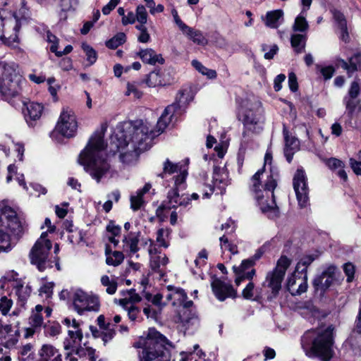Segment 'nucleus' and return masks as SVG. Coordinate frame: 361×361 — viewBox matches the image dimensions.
Instances as JSON below:
<instances>
[{
    "mask_svg": "<svg viewBox=\"0 0 361 361\" xmlns=\"http://www.w3.org/2000/svg\"><path fill=\"white\" fill-rule=\"evenodd\" d=\"M188 94L180 92L176 102L168 106L159 120L156 128L145 121L123 122L117 125L111 137L110 152L114 154L119 153V160L126 164L135 162L140 153L148 149L151 141L164 132L172 118H177L182 115L189 103Z\"/></svg>",
    "mask_w": 361,
    "mask_h": 361,
    "instance_id": "obj_1",
    "label": "nucleus"
},
{
    "mask_svg": "<svg viewBox=\"0 0 361 361\" xmlns=\"http://www.w3.org/2000/svg\"><path fill=\"white\" fill-rule=\"evenodd\" d=\"M106 128L95 132L90 138L85 148L80 152L78 163L84 166L85 170L99 183L109 171L110 166L103 158L106 147L104 137Z\"/></svg>",
    "mask_w": 361,
    "mask_h": 361,
    "instance_id": "obj_2",
    "label": "nucleus"
},
{
    "mask_svg": "<svg viewBox=\"0 0 361 361\" xmlns=\"http://www.w3.org/2000/svg\"><path fill=\"white\" fill-rule=\"evenodd\" d=\"M277 185L276 180L271 173L264 169L258 170L251 178V190L263 213H268L269 218L277 216L274 191Z\"/></svg>",
    "mask_w": 361,
    "mask_h": 361,
    "instance_id": "obj_3",
    "label": "nucleus"
},
{
    "mask_svg": "<svg viewBox=\"0 0 361 361\" xmlns=\"http://www.w3.org/2000/svg\"><path fill=\"white\" fill-rule=\"evenodd\" d=\"M334 330L332 326L326 329H310L305 331L301 338V345L310 357H318L322 361H330L334 352Z\"/></svg>",
    "mask_w": 361,
    "mask_h": 361,
    "instance_id": "obj_4",
    "label": "nucleus"
},
{
    "mask_svg": "<svg viewBox=\"0 0 361 361\" xmlns=\"http://www.w3.org/2000/svg\"><path fill=\"white\" fill-rule=\"evenodd\" d=\"M140 348L139 361H170L171 345L166 338L155 329H149L146 336H141L133 343Z\"/></svg>",
    "mask_w": 361,
    "mask_h": 361,
    "instance_id": "obj_5",
    "label": "nucleus"
},
{
    "mask_svg": "<svg viewBox=\"0 0 361 361\" xmlns=\"http://www.w3.org/2000/svg\"><path fill=\"white\" fill-rule=\"evenodd\" d=\"M240 114L244 125L243 142H247L253 134L259 133L262 129L260 124V103L257 101H245Z\"/></svg>",
    "mask_w": 361,
    "mask_h": 361,
    "instance_id": "obj_6",
    "label": "nucleus"
},
{
    "mask_svg": "<svg viewBox=\"0 0 361 361\" xmlns=\"http://www.w3.org/2000/svg\"><path fill=\"white\" fill-rule=\"evenodd\" d=\"M18 66L13 61H0V92L14 97L18 94L21 76Z\"/></svg>",
    "mask_w": 361,
    "mask_h": 361,
    "instance_id": "obj_7",
    "label": "nucleus"
},
{
    "mask_svg": "<svg viewBox=\"0 0 361 361\" xmlns=\"http://www.w3.org/2000/svg\"><path fill=\"white\" fill-rule=\"evenodd\" d=\"M47 233L43 232L29 254L31 264L35 265L40 271L53 267V263L49 257L52 243L47 238Z\"/></svg>",
    "mask_w": 361,
    "mask_h": 361,
    "instance_id": "obj_8",
    "label": "nucleus"
},
{
    "mask_svg": "<svg viewBox=\"0 0 361 361\" xmlns=\"http://www.w3.org/2000/svg\"><path fill=\"white\" fill-rule=\"evenodd\" d=\"M26 229L25 221L9 206L0 205V231L9 230L14 235L20 237Z\"/></svg>",
    "mask_w": 361,
    "mask_h": 361,
    "instance_id": "obj_9",
    "label": "nucleus"
},
{
    "mask_svg": "<svg viewBox=\"0 0 361 361\" xmlns=\"http://www.w3.org/2000/svg\"><path fill=\"white\" fill-rule=\"evenodd\" d=\"M193 302H188L181 310H175L174 321L185 332L193 334L200 326L197 312L192 308Z\"/></svg>",
    "mask_w": 361,
    "mask_h": 361,
    "instance_id": "obj_10",
    "label": "nucleus"
},
{
    "mask_svg": "<svg viewBox=\"0 0 361 361\" xmlns=\"http://www.w3.org/2000/svg\"><path fill=\"white\" fill-rule=\"evenodd\" d=\"M290 262V259L287 257L281 256L277 261L275 269L267 273L262 286L271 289L274 296H276L281 290V283Z\"/></svg>",
    "mask_w": 361,
    "mask_h": 361,
    "instance_id": "obj_11",
    "label": "nucleus"
},
{
    "mask_svg": "<svg viewBox=\"0 0 361 361\" xmlns=\"http://www.w3.org/2000/svg\"><path fill=\"white\" fill-rule=\"evenodd\" d=\"M186 181H184L183 185L180 186L176 183H173L171 188L167 193L168 202L163 203L157 209V214L159 215L161 212L164 210H170L171 209L177 208L178 207L185 208L190 202V199L188 194L180 193L186 189Z\"/></svg>",
    "mask_w": 361,
    "mask_h": 361,
    "instance_id": "obj_12",
    "label": "nucleus"
},
{
    "mask_svg": "<svg viewBox=\"0 0 361 361\" xmlns=\"http://www.w3.org/2000/svg\"><path fill=\"white\" fill-rule=\"evenodd\" d=\"M72 300L74 309L80 314L85 312H98L99 310L100 304L98 297L81 289L74 290Z\"/></svg>",
    "mask_w": 361,
    "mask_h": 361,
    "instance_id": "obj_13",
    "label": "nucleus"
},
{
    "mask_svg": "<svg viewBox=\"0 0 361 361\" xmlns=\"http://www.w3.org/2000/svg\"><path fill=\"white\" fill-rule=\"evenodd\" d=\"M78 123L74 113L68 109H63L55 128V130L63 137L70 138L75 135Z\"/></svg>",
    "mask_w": 361,
    "mask_h": 361,
    "instance_id": "obj_14",
    "label": "nucleus"
},
{
    "mask_svg": "<svg viewBox=\"0 0 361 361\" xmlns=\"http://www.w3.org/2000/svg\"><path fill=\"white\" fill-rule=\"evenodd\" d=\"M177 173L173 177V183L183 186L184 181H186L188 173V167L181 163H173L169 159H166L163 163L162 172L158 174V176L164 178L166 176Z\"/></svg>",
    "mask_w": 361,
    "mask_h": 361,
    "instance_id": "obj_15",
    "label": "nucleus"
},
{
    "mask_svg": "<svg viewBox=\"0 0 361 361\" xmlns=\"http://www.w3.org/2000/svg\"><path fill=\"white\" fill-rule=\"evenodd\" d=\"M145 244L148 245L150 267L153 271L159 273L160 276H164V267H165L169 262L168 257L165 254L161 253L159 247H157L151 239H146Z\"/></svg>",
    "mask_w": 361,
    "mask_h": 361,
    "instance_id": "obj_16",
    "label": "nucleus"
},
{
    "mask_svg": "<svg viewBox=\"0 0 361 361\" xmlns=\"http://www.w3.org/2000/svg\"><path fill=\"white\" fill-rule=\"evenodd\" d=\"M293 185L300 207H306L309 200V188L303 170H297L293 177Z\"/></svg>",
    "mask_w": 361,
    "mask_h": 361,
    "instance_id": "obj_17",
    "label": "nucleus"
},
{
    "mask_svg": "<svg viewBox=\"0 0 361 361\" xmlns=\"http://www.w3.org/2000/svg\"><path fill=\"white\" fill-rule=\"evenodd\" d=\"M213 186L207 185L206 188L202 190L203 198H209L214 191V188H218L222 193L226 186L229 183L228 175L224 168L214 167L213 173Z\"/></svg>",
    "mask_w": 361,
    "mask_h": 361,
    "instance_id": "obj_18",
    "label": "nucleus"
},
{
    "mask_svg": "<svg viewBox=\"0 0 361 361\" xmlns=\"http://www.w3.org/2000/svg\"><path fill=\"white\" fill-rule=\"evenodd\" d=\"M165 298L171 302L172 306L176 307V310H181L185 303L192 302L188 300L187 294L183 288L171 285L166 287Z\"/></svg>",
    "mask_w": 361,
    "mask_h": 361,
    "instance_id": "obj_19",
    "label": "nucleus"
},
{
    "mask_svg": "<svg viewBox=\"0 0 361 361\" xmlns=\"http://www.w3.org/2000/svg\"><path fill=\"white\" fill-rule=\"evenodd\" d=\"M258 258L259 257L254 259H245L240 266L233 267V270L236 275L235 279L236 286H239L241 282L246 279L250 281L253 278L255 274V270L252 269V267L255 264V260Z\"/></svg>",
    "mask_w": 361,
    "mask_h": 361,
    "instance_id": "obj_20",
    "label": "nucleus"
},
{
    "mask_svg": "<svg viewBox=\"0 0 361 361\" xmlns=\"http://www.w3.org/2000/svg\"><path fill=\"white\" fill-rule=\"evenodd\" d=\"M287 288L293 295L305 293L307 288V275L298 274L294 271L287 280Z\"/></svg>",
    "mask_w": 361,
    "mask_h": 361,
    "instance_id": "obj_21",
    "label": "nucleus"
},
{
    "mask_svg": "<svg viewBox=\"0 0 361 361\" xmlns=\"http://www.w3.org/2000/svg\"><path fill=\"white\" fill-rule=\"evenodd\" d=\"M336 267L329 265L322 274L314 279L313 286L317 290L326 291L333 283L335 279Z\"/></svg>",
    "mask_w": 361,
    "mask_h": 361,
    "instance_id": "obj_22",
    "label": "nucleus"
},
{
    "mask_svg": "<svg viewBox=\"0 0 361 361\" xmlns=\"http://www.w3.org/2000/svg\"><path fill=\"white\" fill-rule=\"evenodd\" d=\"M66 361H96L95 350L91 347L80 345L75 350L66 353Z\"/></svg>",
    "mask_w": 361,
    "mask_h": 361,
    "instance_id": "obj_23",
    "label": "nucleus"
},
{
    "mask_svg": "<svg viewBox=\"0 0 361 361\" xmlns=\"http://www.w3.org/2000/svg\"><path fill=\"white\" fill-rule=\"evenodd\" d=\"M345 343L355 355L361 354V317L360 318V314L355 321V327Z\"/></svg>",
    "mask_w": 361,
    "mask_h": 361,
    "instance_id": "obj_24",
    "label": "nucleus"
},
{
    "mask_svg": "<svg viewBox=\"0 0 361 361\" xmlns=\"http://www.w3.org/2000/svg\"><path fill=\"white\" fill-rule=\"evenodd\" d=\"M212 288L214 294L220 301H224L227 298H235L236 296V291L232 286L219 279L212 281Z\"/></svg>",
    "mask_w": 361,
    "mask_h": 361,
    "instance_id": "obj_25",
    "label": "nucleus"
},
{
    "mask_svg": "<svg viewBox=\"0 0 361 361\" xmlns=\"http://www.w3.org/2000/svg\"><path fill=\"white\" fill-rule=\"evenodd\" d=\"M23 113L25 121L30 126H34L43 113L44 107L41 104L35 102L24 103Z\"/></svg>",
    "mask_w": 361,
    "mask_h": 361,
    "instance_id": "obj_26",
    "label": "nucleus"
},
{
    "mask_svg": "<svg viewBox=\"0 0 361 361\" xmlns=\"http://www.w3.org/2000/svg\"><path fill=\"white\" fill-rule=\"evenodd\" d=\"M38 355V361H62L59 350L50 344H44L39 350Z\"/></svg>",
    "mask_w": 361,
    "mask_h": 361,
    "instance_id": "obj_27",
    "label": "nucleus"
},
{
    "mask_svg": "<svg viewBox=\"0 0 361 361\" xmlns=\"http://www.w3.org/2000/svg\"><path fill=\"white\" fill-rule=\"evenodd\" d=\"M140 236V231H130L127 235L124 236L123 240V250L132 254L136 253L139 250L138 243Z\"/></svg>",
    "mask_w": 361,
    "mask_h": 361,
    "instance_id": "obj_28",
    "label": "nucleus"
},
{
    "mask_svg": "<svg viewBox=\"0 0 361 361\" xmlns=\"http://www.w3.org/2000/svg\"><path fill=\"white\" fill-rule=\"evenodd\" d=\"M339 61L341 68L345 70L350 76L354 72L358 71L361 68V54H355L349 59L348 63L343 59H341Z\"/></svg>",
    "mask_w": 361,
    "mask_h": 361,
    "instance_id": "obj_29",
    "label": "nucleus"
},
{
    "mask_svg": "<svg viewBox=\"0 0 361 361\" xmlns=\"http://www.w3.org/2000/svg\"><path fill=\"white\" fill-rule=\"evenodd\" d=\"M83 338L82 331H70L67 337L64 339L63 347L66 350L73 351L79 348L80 342Z\"/></svg>",
    "mask_w": 361,
    "mask_h": 361,
    "instance_id": "obj_30",
    "label": "nucleus"
},
{
    "mask_svg": "<svg viewBox=\"0 0 361 361\" xmlns=\"http://www.w3.org/2000/svg\"><path fill=\"white\" fill-rule=\"evenodd\" d=\"M138 54L143 62L150 65H155L157 63L163 64L164 63V59L161 55L157 54L152 49H142Z\"/></svg>",
    "mask_w": 361,
    "mask_h": 361,
    "instance_id": "obj_31",
    "label": "nucleus"
},
{
    "mask_svg": "<svg viewBox=\"0 0 361 361\" xmlns=\"http://www.w3.org/2000/svg\"><path fill=\"white\" fill-rule=\"evenodd\" d=\"M283 134L285 137L284 154L287 161L290 162L293 159V154L298 149L299 142L294 137H289L286 129L283 130Z\"/></svg>",
    "mask_w": 361,
    "mask_h": 361,
    "instance_id": "obj_32",
    "label": "nucleus"
},
{
    "mask_svg": "<svg viewBox=\"0 0 361 361\" xmlns=\"http://www.w3.org/2000/svg\"><path fill=\"white\" fill-rule=\"evenodd\" d=\"M343 102L349 117L352 118L356 110L357 113L361 115V100H356L350 97H343Z\"/></svg>",
    "mask_w": 361,
    "mask_h": 361,
    "instance_id": "obj_33",
    "label": "nucleus"
},
{
    "mask_svg": "<svg viewBox=\"0 0 361 361\" xmlns=\"http://www.w3.org/2000/svg\"><path fill=\"white\" fill-rule=\"evenodd\" d=\"M183 33L186 35L194 43L198 45L206 46L208 44L207 39L203 35L200 30H194L188 26V29H185Z\"/></svg>",
    "mask_w": 361,
    "mask_h": 361,
    "instance_id": "obj_34",
    "label": "nucleus"
},
{
    "mask_svg": "<svg viewBox=\"0 0 361 361\" xmlns=\"http://www.w3.org/2000/svg\"><path fill=\"white\" fill-rule=\"evenodd\" d=\"M283 12L282 10H274L267 13L265 25L271 28H277L280 24L279 21L283 18Z\"/></svg>",
    "mask_w": 361,
    "mask_h": 361,
    "instance_id": "obj_35",
    "label": "nucleus"
},
{
    "mask_svg": "<svg viewBox=\"0 0 361 361\" xmlns=\"http://www.w3.org/2000/svg\"><path fill=\"white\" fill-rule=\"evenodd\" d=\"M43 307L40 305H36L35 310L29 318V324L34 328L40 329L44 324V319L42 317Z\"/></svg>",
    "mask_w": 361,
    "mask_h": 361,
    "instance_id": "obj_36",
    "label": "nucleus"
},
{
    "mask_svg": "<svg viewBox=\"0 0 361 361\" xmlns=\"http://www.w3.org/2000/svg\"><path fill=\"white\" fill-rule=\"evenodd\" d=\"M305 9H302L301 13L295 18L292 29L294 32H305L308 30L309 24L306 20Z\"/></svg>",
    "mask_w": 361,
    "mask_h": 361,
    "instance_id": "obj_37",
    "label": "nucleus"
},
{
    "mask_svg": "<svg viewBox=\"0 0 361 361\" xmlns=\"http://www.w3.org/2000/svg\"><path fill=\"white\" fill-rule=\"evenodd\" d=\"M316 257L317 255H305L301 257L295 267V272L301 275L307 274V267L314 262Z\"/></svg>",
    "mask_w": 361,
    "mask_h": 361,
    "instance_id": "obj_38",
    "label": "nucleus"
},
{
    "mask_svg": "<svg viewBox=\"0 0 361 361\" xmlns=\"http://www.w3.org/2000/svg\"><path fill=\"white\" fill-rule=\"evenodd\" d=\"M192 65L199 73L205 75L209 79H214L217 76L216 72L214 70L207 68L197 60H192Z\"/></svg>",
    "mask_w": 361,
    "mask_h": 361,
    "instance_id": "obj_39",
    "label": "nucleus"
},
{
    "mask_svg": "<svg viewBox=\"0 0 361 361\" xmlns=\"http://www.w3.org/2000/svg\"><path fill=\"white\" fill-rule=\"evenodd\" d=\"M8 231H0V252H7L11 250V238L8 233Z\"/></svg>",
    "mask_w": 361,
    "mask_h": 361,
    "instance_id": "obj_40",
    "label": "nucleus"
},
{
    "mask_svg": "<svg viewBox=\"0 0 361 361\" xmlns=\"http://www.w3.org/2000/svg\"><path fill=\"white\" fill-rule=\"evenodd\" d=\"M305 36L301 34H294L290 37L291 46L298 53L302 51L305 47Z\"/></svg>",
    "mask_w": 361,
    "mask_h": 361,
    "instance_id": "obj_41",
    "label": "nucleus"
},
{
    "mask_svg": "<svg viewBox=\"0 0 361 361\" xmlns=\"http://www.w3.org/2000/svg\"><path fill=\"white\" fill-rule=\"evenodd\" d=\"M126 40V36L123 32H119L106 42V45L109 49H116L123 44Z\"/></svg>",
    "mask_w": 361,
    "mask_h": 361,
    "instance_id": "obj_42",
    "label": "nucleus"
},
{
    "mask_svg": "<svg viewBox=\"0 0 361 361\" xmlns=\"http://www.w3.org/2000/svg\"><path fill=\"white\" fill-rule=\"evenodd\" d=\"M166 294V289L163 290L162 293H157L155 295L152 296V294L149 293H145L144 297L145 299L148 301H151L153 305L162 308L164 307L166 304L164 302H162V299L164 297H165Z\"/></svg>",
    "mask_w": 361,
    "mask_h": 361,
    "instance_id": "obj_43",
    "label": "nucleus"
},
{
    "mask_svg": "<svg viewBox=\"0 0 361 361\" xmlns=\"http://www.w3.org/2000/svg\"><path fill=\"white\" fill-rule=\"evenodd\" d=\"M300 310V314L303 317L312 316L314 317L318 312L317 309L313 305L311 302H306L298 307Z\"/></svg>",
    "mask_w": 361,
    "mask_h": 361,
    "instance_id": "obj_44",
    "label": "nucleus"
},
{
    "mask_svg": "<svg viewBox=\"0 0 361 361\" xmlns=\"http://www.w3.org/2000/svg\"><path fill=\"white\" fill-rule=\"evenodd\" d=\"M101 283L106 287V292L108 294L113 295L117 290V282L114 280H110L109 277L104 275L101 278Z\"/></svg>",
    "mask_w": 361,
    "mask_h": 361,
    "instance_id": "obj_45",
    "label": "nucleus"
},
{
    "mask_svg": "<svg viewBox=\"0 0 361 361\" xmlns=\"http://www.w3.org/2000/svg\"><path fill=\"white\" fill-rule=\"evenodd\" d=\"M124 259L123 254L120 251H114L111 255L106 257V262L108 265L118 266Z\"/></svg>",
    "mask_w": 361,
    "mask_h": 361,
    "instance_id": "obj_46",
    "label": "nucleus"
},
{
    "mask_svg": "<svg viewBox=\"0 0 361 361\" xmlns=\"http://www.w3.org/2000/svg\"><path fill=\"white\" fill-rule=\"evenodd\" d=\"M82 49L85 53L89 65L94 64L97 59L96 51L92 47L85 43L82 44Z\"/></svg>",
    "mask_w": 361,
    "mask_h": 361,
    "instance_id": "obj_47",
    "label": "nucleus"
},
{
    "mask_svg": "<svg viewBox=\"0 0 361 361\" xmlns=\"http://www.w3.org/2000/svg\"><path fill=\"white\" fill-rule=\"evenodd\" d=\"M128 298L121 299L119 303L121 305L125 307L128 305V302H138L141 300V297L135 293L134 289H130L128 291Z\"/></svg>",
    "mask_w": 361,
    "mask_h": 361,
    "instance_id": "obj_48",
    "label": "nucleus"
},
{
    "mask_svg": "<svg viewBox=\"0 0 361 361\" xmlns=\"http://www.w3.org/2000/svg\"><path fill=\"white\" fill-rule=\"evenodd\" d=\"M136 20L139 23H147L148 14L146 8L143 5H138L135 10Z\"/></svg>",
    "mask_w": 361,
    "mask_h": 361,
    "instance_id": "obj_49",
    "label": "nucleus"
},
{
    "mask_svg": "<svg viewBox=\"0 0 361 361\" xmlns=\"http://www.w3.org/2000/svg\"><path fill=\"white\" fill-rule=\"evenodd\" d=\"M332 13L334 18L335 21L337 23L340 30H345L347 27V22L343 13L337 10H334Z\"/></svg>",
    "mask_w": 361,
    "mask_h": 361,
    "instance_id": "obj_50",
    "label": "nucleus"
},
{
    "mask_svg": "<svg viewBox=\"0 0 361 361\" xmlns=\"http://www.w3.org/2000/svg\"><path fill=\"white\" fill-rule=\"evenodd\" d=\"M143 195L137 192L135 195L130 197V207L133 210H138L144 203Z\"/></svg>",
    "mask_w": 361,
    "mask_h": 361,
    "instance_id": "obj_51",
    "label": "nucleus"
},
{
    "mask_svg": "<svg viewBox=\"0 0 361 361\" xmlns=\"http://www.w3.org/2000/svg\"><path fill=\"white\" fill-rule=\"evenodd\" d=\"M15 288L16 294L21 300H25L31 293V289L28 286H24L21 283H17Z\"/></svg>",
    "mask_w": 361,
    "mask_h": 361,
    "instance_id": "obj_52",
    "label": "nucleus"
},
{
    "mask_svg": "<svg viewBox=\"0 0 361 361\" xmlns=\"http://www.w3.org/2000/svg\"><path fill=\"white\" fill-rule=\"evenodd\" d=\"M147 84L149 87H156L161 84V77L159 72L152 71L151 72L147 78Z\"/></svg>",
    "mask_w": 361,
    "mask_h": 361,
    "instance_id": "obj_53",
    "label": "nucleus"
},
{
    "mask_svg": "<svg viewBox=\"0 0 361 361\" xmlns=\"http://www.w3.org/2000/svg\"><path fill=\"white\" fill-rule=\"evenodd\" d=\"M13 305V301L11 299L7 298L6 296H3L0 299V312L2 314L6 315L11 307Z\"/></svg>",
    "mask_w": 361,
    "mask_h": 361,
    "instance_id": "obj_54",
    "label": "nucleus"
},
{
    "mask_svg": "<svg viewBox=\"0 0 361 361\" xmlns=\"http://www.w3.org/2000/svg\"><path fill=\"white\" fill-rule=\"evenodd\" d=\"M360 92V85L357 81H353L351 82L350 88L348 92V95L345 96L344 97H350L353 99H356Z\"/></svg>",
    "mask_w": 361,
    "mask_h": 361,
    "instance_id": "obj_55",
    "label": "nucleus"
},
{
    "mask_svg": "<svg viewBox=\"0 0 361 361\" xmlns=\"http://www.w3.org/2000/svg\"><path fill=\"white\" fill-rule=\"evenodd\" d=\"M255 284L250 281L243 290L242 295L245 299L252 300L254 297Z\"/></svg>",
    "mask_w": 361,
    "mask_h": 361,
    "instance_id": "obj_56",
    "label": "nucleus"
},
{
    "mask_svg": "<svg viewBox=\"0 0 361 361\" xmlns=\"http://www.w3.org/2000/svg\"><path fill=\"white\" fill-rule=\"evenodd\" d=\"M169 234V231L164 228H159L157 233V242L159 243L160 246L165 248L169 247V244L165 241L164 236Z\"/></svg>",
    "mask_w": 361,
    "mask_h": 361,
    "instance_id": "obj_57",
    "label": "nucleus"
},
{
    "mask_svg": "<svg viewBox=\"0 0 361 361\" xmlns=\"http://www.w3.org/2000/svg\"><path fill=\"white\" fill-rule=\"evenodd\" d=\"M343 271L347 276V282H351L354 278L355 267L353 264L348 262L343 265Z\"/></svg>",
    "mask_w": 361,
    "mask_h": 361,
    "instance_id": "obj_58",
    "label": "nucleus"
},
{
    "mask_svg": "<svg viewBox=\"0 0 361 361\" xmlns=\"http://www.w3.org/2000/svg\"><path fill=\"white\" fill-rule=\"evenodd\" d=\"M326 164L331 170L344 167V164L343 163V161L336 158H330V159H326Z\"/></svg>",
    "mask_w": 361,
    "mask_h": 361,
    "instance_id": "obj_59",
    "label": "nucleus"
},
{
    "mask_svg": "<svg viewBox=\"0 0 361 361\" xmlns=\"http://www.w3.org/2000/svg\"><path fill=\"white\" fill-rule=\"evenodd\" d=\"M47 42L51 44L50 47L51 51L55 53L58 48L59 39L49 31L47 32Z\"/></svg>",
    "mask_w": 361,
    "mask_h": 361,
    "instance_id": "obj_60",
    "label": "nucleus"
},
{
    "mask_svg": "<svg viewBox=\"0 0 361 361\" xmlns=\"http://www.w3.org/2000/svg\"><path fill=\"white\" fill-rule=\"evenodd\" d=\"M46 332L50 336H56L61 333V326L58 323H53L47 327Z\"/></svg>",
    "mask_w": 361,
    "mask_h": 361,
    "instance_id": "obj_61",
    "label": "nucleus"
},
{
    "mask_svg": "<svg viewBox=\"0 0 361 361\" xmlns=\"http://www.w3.org/2000/svg\"><path fill=\"white\" fill-rule=\"evenodd\" d=\"M127 95L133 94L135 98H140L142 96V92L137 90L135 84L128 83L127 85Z\"/></svg>",
    "mask_w": 361,
    "mask_h": 361,
    "instance_id": "obj_62",
    "label": "nucleus"
},
{
    "mask_svg": "<svg viewBox=\"0 0 361 361\" xmlns=\"http://www.w3.org/2000/svg\"><path fill=\"white\" fill-rule=\"evenodd\" d=\"M171 14L173 17L174 22L182 32L188 29V25L181 20L178 16V11L175 8L171 10Z\"/></svg>",
    "mask_w": 361,
    "mask_h": 361,
    "instance_id": "obj_63",
    "label": "nucleus"
},
{
    "mask_svg": "<svg viewBox=\"0 0 361 361\" xmlns=\"http://www.w3.org/2000/svg\"><path fill=\"white\" fill-rule=\"evenodd\" d=\"M120 2L121 0H110L109 2L102 8V11L103 14H109L111 11L114 10Z\"/></svg>",
    "mask_w": 361,
    "mask_h": 361,
    "instance_id": "obj_64",
    "label": "nucleus"
}]
</instances>
